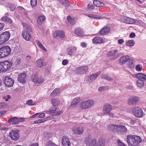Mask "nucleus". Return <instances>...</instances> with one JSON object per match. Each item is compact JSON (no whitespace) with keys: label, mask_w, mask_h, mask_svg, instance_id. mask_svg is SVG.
Returning <instances> with one entry per match:
<instances>
[{"label":"nucleus","mask_w":146,"mask_h":146,"mask_svg":"<svg viewBox=\"0 0 146 146\" xmlns=\"http://www.w3.org/2000/svg\"><path fill=\"white\" fill-rule=\"evenodd\" d=\"M137 84L138 87H142L144 86V82L142 80H139L137 81Z\"/></svg>","instance_id":"obj_41"},{"label":"nucleus","mask_w":146,"mask_h":146,"mask_svg":"<svg viewBox=\"0 0 146 146\" xmlns=\"http://www.w3.org/2000/svg\"><path fill=\"white\" fill-rule=\"evenodd\" d=\"M9 136L12 140L16 141L20 137V135L17 130H13L10 132Z\"/></svg>","instance_id":"obj_8"},{"label":"nucleus","mask_w":146,"mask_h":146,"mask_svg":"<svg viewBox=\"0 0 146 146\" xmlns=\"http://www.w3.org/2000/svg\"><path fill=\"white\" fill-rule=\"evenodd\" d=\"M129 61L128 67L131 69L133 68L135 66V64L133 61L132 60H130V59Z\"/></svg>","instance_id":"obj_42"},{"label":"nucleus","mask_w":146,"mask_h":146,"mask_svg":"<svg viewBox=\"0 0 146 146\" xmlns=\"http://www.w3.org/2000/svg\"><path fill=\"white\" fill-rule=\"evenodd\" d=\"M118 126V125L111 124L108 125L107 128L109 131L117 133Z\"/></svg>","instance_id":"obj_17"},{"label":"nucleus","mask_w":146,"mask_h":146,"mask_svg":"<svg viewBox=\"0 0 146 146\" xmlns=\"http://www.w3.org/2000/svg\"><path fill=\"white\" fill-rule=\"evenodd\" d=\"M88 70V67L86 66H84L76 68L75 70V72L78 74H80L85 73Z\"/></svg>","instance_id":"obj_10"},{"label":"nucleus","mask_w":146,"mask_h":146,"mask_svg":"<svg viewBox=\"0 0 146 146\" xmlns=\"http://www.w3.org/2000/svg\"><path fill=\"white\" fill-rule=\"evenodd\" d=\"M46 146H58L54 143H52L51 141H49L48 142Z\"/></svg>","instance_id":"obj_52"},{"label":"nucleus","mask_w":146,"mask_h":146,"mask_svg":"<svg viewBox=\"0 0 146 146\" xmlns=\"http://www.w3.org/2000/svg\"><path fill=\"white\" fill-rule=\"evenodd\" d=\"M112 109V107L111 105L106 104L103 106V111L110 117H113V114L110 112Z\"/></svg>","instance_id":"obj_7"},{"label":"nucleus","mask_w":146,"mask_h":146,"mask_svg":"<svg viewBox=\"0 0 146 146\" xmlns=\"http://www.w3.org/2000/svg\"><path fill=\"white\" fill-rule=\"evenodd\" d=\"M127 23L128 24H131L135 22V21L133 19L127 18L126 19Z\"/></svg>","instance_id":"obj_48"},{"label":"nucleus","mask_w":146,"mask_h":146,"mask_svg":"<svg viewBox=\"0 0 146 146\" xmlns=\"http://www.w3.org/2000/svg\"><path fill=\"white\" fill-rule=\"evenodd\" d=\"M76 48L73 47L72 48L71 47H69L66 49L67 54L70 56H71L74 54V52L76 50Z\"/></svg>","instance_id":"obj_21"},{"label":"nucleus","mask_w":146,"mask_h":146,"mask_svg":"<svg viewBox=\"0 0 146 146\" xmlns=\"http://www.w3.org/2000/svg\"><path fill=\"white\" fill-rule=\"evenodd\" d=\"M117 50H116L110 51L108 52L107 55L108 57L113 56L112 58V60H115L121 55L120 53H117Z\"/></svg>","instance_id":"obj_9"},{"label":"nucleus","mask_w":146,"mask_h":146,"mask_svg":"<svg viewBox=\"0 0 146 146\" xmlns=\"http://www.w3.org/2000/svg\"><path fill=\"white\" fill-rule=\"evenodd\" d=\"M51 102L53 106H58L60 103V101L56 99H53L51 100Z\"/></svg>","instance_id":"obj_37"},{"label":"nucleus","mask_w":146,"mask_h":146,"mask_svg":"<svg viewBox=\"0 0 146 146\" xmlns=\"http://www.w3.org/2000/svg\"><path fill=\"white\" fill-rule=\"evenodd\" d=\"M126 141L129 146H139L142 140L139 136L128 135L126 136Z\"/></svg>","instance_id":"obj_1"},{"label":"nucleus","mask_w":146,"mask_h":146,"mask_svg":"<svg viewBox=\"0 0 146 146\" xmlns=\"http://www.w3.org/2000/svg\"><path fill=\"white\" fill-rule=\"evenodd\" d=\"M105 144V141L103 139H100L98 141L97 146H104Z\"/></svg>","instance_id":"obj_34"},{"label":"nucleus","mask_w":146,"mask_h":146,"mask_svg":"<svg viewBox=\"0 0 146 146\" xmlns=\"http://www.w3.org/2000/svg\"><path fill=\"white\" fill-rule=\"evenodd\" d=\"M129 57L128 55L124 56L121 57L119 59V62L121 65L125 64L129 60Z\"/></svg>","instance_id":"obj_18"},{"label":"nucleus","mask_w":146,"mask_h":146,"mask_svg":"<svg viewBox=\"0 0 146 146\" xmlns=\"http://www.w3.org/2000/svg\"><path fill=\"white\" fill-rule=\"evenodd\" d=\"M135 36V34L134 33H131L129 35V37L131 38H133Z\"/></svg>","instance_id":"obj_64"},{"label":"nucleus","mask_w":146,"mask_h":146,"mask_svg":"<svg viewBox=\"0 0 146 146\" xmlns=\"http://www.w3.org/2000/svg\"><path fill=\"white\" fill-rule=\"evenodd\" d=\"M6 113V111L5 110L0 111V116H2L4 115Z\"/></svg>","instance_id":"obj_63"},{"label":"nucleus","mask_w":146,"mask_h":146,"mask_svg":"<svg viewBox=\"0 0 146 146\" xmlns=\"http://www.w3.org/2000/svg\"><path fill=\"white\" fill-rule=\"evenodd\" d=\"M3 39L0 36V45L5 43Z\"/></svg>","instance_id":"obj_62"},{"label":"nucleus","mask_w":146,"mask_h":146,"mask_svg":"<svg viewBox=\"0 0 146 146\" xmlns=\"http://www.w3.org/2000/svg\"><path fill=\"white\" fill-rule=\"evenodd\" d=\"M26 75L25 73H21L19 76L18 80L21 83H24L26 82Z\"/></svg>","instance_id":"obj_25"},{"label":"nucleus","mask_w":146,"mask_h":146,"mask_svg":"<svg viewBox=\"0 0 146 146\" xmlns=\"http://www.w3.org/2000/svg\"><path fill=\"white\" fill-rule=\"evenodd\" d=\"M67 20L70 24L74 25L75 23V20L72 19L70 16H68L67 17Z\"/></svg>","instance_id":"obj_46"},{"label":"nucleus","mask_w":146,"mask_h":146,"mask_svg":"<svg viewBox=\"0 0 146 146\" xmlns=\"http://www.w3.org/2000/svg\"><path fill=\"white\" fill-rule=\"evenodd\" d=\"M70 139L64 136L62 138V143L64 146H70Z\"/></svg>","instance_id":"obj_19"},{"label":"nucleus","mask_w":146,"mask_h":146,"mask_svg":"<svg viewBox=\"0 0 146 146\" xmlns=\"http://www.w3.org/2000/svg\"><path fill=\"white\" fill-rule=\"evenodd\" d=\"M57 1L60 4L65 6L66 9V7L70 6V3L67 0H57Z\"/></svg>","instance_id":"obj_23"},{"label":"nucleus","mask_w":146,"mask_h":146,"mask_svg":"<svg viewBox=\"0 0 146 146\" xmlns=\"http://www.w3.org/2000/svg\"><path fill=\"white\" fill-rule=\"evenodd\" d=\"M31 80L32 81L36 84L42 83L43 82V78L42 76L38 77L37 73L33 74L31 76Z\"/></svg>","instance_id":"obj_6"},{"label":"nucleus","mask_w":146,"mask_h":146,"mask_svg":"<svg viewBox=\"0 0 146 146\" xmlns=\"http://www.w3.org/2000/svg\"><path fill=\"white\" fill-rule=\"evenodd\" d=\"M93 41L94 43H100L103 42V40L101 38L97 37L93 38Z\"/></svg>","instance_id":"obj_32"},{"label":"nucleus","mask_w":146,"mask_h":146,"mask_svg":"<svg viewBox=\"0 0 146 146\" xmlns=\"http://www.w3.org/2000/svg\"><path fill=\"white\" fill-rule=\"evenodd\" d=\"M72 131L74 134L78 135L82 134L83 132L84 131V128L83 127H74Z\"/></svg>","instance_id":"obj_14"},{"label":"nucleus","mask_w":146,"mask_h":146,"mask_svg":"<svg viewBox=\"0 0 146 146\" xmlns=\"http://www.w3.org/2000/svg\"><path fill=\"white\" fill-rule=\"evenodd\" d=\"M68 63V60H64L62 61V64L63 65H66Z\"/></svg>","instance_id":"obj_58"},{"label":"nucleus","mask_w":146,"mask_h":146,"mask_svg":"<svg viewBox=\"0 0 146 146\" xmlns=\"http://www.w3.org/2000/svg\"><path fill=\"white\" fill-rule=\"evenodd\" d=\"M0 36L5 42L9 39L10 35L9 32L5 31L0 35Z\"/></svg>","instance_id":"obj_16"},{"label":"nucleus","mask_w":146,"mask_h":146,"mask_svg":"<svg viewBox=\"0 0 146 146\" xmlns=\"http://www.w3.org/2000/svg\"><path fill=\"white\" fill-rule=\"evenodd\" d=\"M26 104H27L30 106H33L35 105V103L33 102V101L32 100H30L27 101Z\"/></svg>","instance_id":"obj_51"},{"label":"nucleus","mask_w":146,"mask_h":146,"mask_svg":"<svg viewBox=\"0 0 146 146\" xmlns=\"http://www.w3.org/2000/svg\"><path fill=\"white\" fill-rule=\"evenodd\" d=\"M45 19V17L44 16H40L37 19V23L38 25H41Z\"/></svg>","instance_id":"obj_31"},{"label":"nucleus","mask_w":146,"mask_h":146,"mask_svg":"<svg viewBox=\"0 0 146 146\" xmlns=\"http://www.w3.org/2000/svg\"><path fill=\"white\" fill-rule=\"evenodd\" d=\"M25 120V119L23 117L19 118H18V123H19V122H23Z\"/></svg>","instance_id":"obj_57"},{"label":"nucleus","mask_w":146,"mask_h":146,"mask_svg":"<svg viewBox=\"0 0 146 146\" xmlns=\"http://www.w3.org/2000/svg\"><path fill=\"white\" fill-rule=\"evenodd\" d=\"M60 92V90L59 89H56L51 93L50 95V96L52 97H53L56 95L58 94H59Z\"/></svg>","instance_id":"obj_35"},{"label":"nucleus","mask_w":146,"mask_h":146,"mask_svg":"<svg viewBox=\"0 0 146 146\" xmlns=\"http://www.w3.org/2000/svg\"><path fill=\"white\" fill-rule=\"evenodd\" d=\"M124 42V40L123 39H119L118 40V42L119 44H122Z\"/></svg>","instance_id":"obj_60"},{"label":"nucleus","mask_w":146,"mask_h":146,"mask_svg":"<svg viewBox=\"0 0 146 146\" xmlns=\"http://www.w3.org/2000/svg\"><path fill=\"white\" fill-rule=\"evenodd\" d=\"M11 50L10 46H4L0 48V58L8 56L11 53Z\"/></svg>","instance_id":"obj_3"},{"label":"nucleus","mask_w":146,"mask_h":146,"mask_svg":"<svg viewBox=\"0 0 146 146\" xmlns=\"http://www.w3.org/2000/svg\"><path fill=\"white\" fill-rule=\"evenodd\" d=\"M133 112L134 116L138 118L142 117L144 114L142 109L138 107H134L133 110Z\"/></svg>","instance_id":"obj_5"},{"label":"nucleus","mask_w":146,"mask_h":146,"mask_svg":"<svg viewBox=\"0 0 146 146\" xmlns=\"http://www.w3.org/2000/svg\"><path fill=\"white\" fill-rule=\"evenodd\" d=\"M93 3L95 6L99 7H103L105 5L103 3L97 0L94 1Z\"/></svg>","instance_id":"obj_28"},{"label":"nucleus","mask_w":146,"mask_h":146,"mask_svg":"<svg viewBox=\"0 0 146 146\" xmlns=\"http://www.w3.org/2000/svg\"><path fill=\"white\" fill-rule=\"evenodd\" d=\"M94 103L93 100L89 99L82 102L80 104V108L82 109H86L92 107Z\"/></svg>","instance_id":"obj_4"},{"label":"nucleus","mask_w":146,"mask_h":146,"mask_svg":"<svg viewBox=\"0 0 146 146\" xmlns=\"http://www.w3.org/2000/svg\"><path fill=\"white\" fill-rule=\"evenodd\" d=\"M28 32L26 31H24L22 33V36L27 40H29L31 38Z\"/></svg>","instance_id":"obj_24"},{"label":"nucleus","mask_w":146,"mask_h":146,"mask_svg":"<svg viewBox=\"0 0 146 146\" xmlns=\"http://www.w3.org/2000/svg\"><path fill=\"white\" fill-rule=\"evenodd\" d=\"M3 98L6 101H7L10 98V96L9 95H8L6 97H4Z\"/></svg>","instance_id":"obj_59"},{"label":"nucleus","mask_w":146,"mask_h":146,"mask_svg":"<svg viewBox=\"0 0 146 146\" xmlns=\"http://www.w3.org/2000/svg\"><path fill=\"white\" fill-rule=\"evenodd\" d=\"M75 33L78 36H82L84 35L83 30L80 28H76L75 30Z\"/></svg>","instance_id":"obj_27"},{"label":"nucleus","mask_w":146,"mask_h":146,"mask_svg":"<svg viewBox=\"0 0 146 146\" xmlns=\"http://www.w3.org/2000/svg\"><path fill=\"white\" fill-rule=\"evenodd\" d=\"M45 120L44 119H39L35 121L34 123L35 124L40 123H43L45 121Z\"/></svg>","instance_id":"obj_50"},{"label":"nucleus","mask_w":146,"mask_h":146,"mask_svg":"<svg viewBox=\"0 0 146 146\" xmlns=\"http://www.w3.org/2000/svg\"><path fill=\"white\" fill-rule=\"evenodd\" d=\"M23 25L24 28L27 30L28 32H31L32 31V29L29 25L25 23H23Z\"/></svg>","instance_id":"obj_39"},{"label":"nucleus","mask_w":146,"mask_h":146,"mask_svg":"<svg viewBox=\"0 0 146 146\" xmlns=\"http://www.w3.org/2000/svg\"><path fill=\"white\" fill-rule=\"evenodd\" d=\"M5 26V24L3 23H0V31L3 29Z\"/></svg>","instance_id":"obj_56"},{"label":"nucleus","mask_w":146,"mask_h":146,"mask_svg":"<svg viewBox=\"0 0 146 146\" xmlns=\"http://www.w3.org/2000/svg\"><path fill=\"white\" fill-rule=\"evenodd\" d=\"M7 6L8 7H9L10 10L12 11H14L15 9V5L11 3H8Z\"/></svg>","instance_id":"obj_43"},{"label":"nucleus","mask_w":146,"mask_h":146,"mask_svg":"<svg viewBox=\"0 0 146 146\" xmlns=\"http://www.w3.org/2000/svg\"><path fill=\"white\" fill-rule=\"evenodd\" d=\"M136 69L138 71H140L142 70V68L139 65H137L136 66Z\"/></svg>","instance_id":"obj_55"},{"label":"nucleus","mask_w":146,"mask_h":146,"mask_svg":"<svg viewBox=\"0 0 146 146\" xmlns=\"http://www.w3.org/2000/svg\"><path fill=\"white\" fill-rule=\"evenodd\" d=\"M80 101V99L76 98L71 102V106H72L74 107Z\"/></svg>","instance_id":"obj_36"},{"label":"nucleus","mask_w":146,"mask_h":146,"mask_svg":"<svg viewBox=\"0 0 146 146\" xmlns=\"http://www.w3.org/2000/svg\"><path fill=\"white\" fill-rule=\"evenodd\" d=\"M100 72H98L96 73L92 74L89 76L90 79H88V81L89 82L90 81H92L96 79L98 76L100 74Z\"/></svg>","instance_id":"obj_22"},{"label":"nucleus","mask_w":146,"mask_h":146,"mask_svg":"<svg viewBox=\"0 0 146 146\" xmlns=\"http://www.w3.org/2000/svg\"><path fill=\"white\" fill-rule=\"evenodd\" d=\"M56 36H59L60 38H64V33L63 31H57L55 32Z\"/></svg>","instance_id":"obj_33"},{"label":"nucleus","mask_w":146,"mask_h":146,"mask_svg":"<svg viewBox=\"0 0 146 146\" xmlns=\"http://www.w3.org/2000/svg\"><path fill=\"white\" fill-rule=\"evenodd\" d=\"M107 89V88L106 86H102L99 88L98 90L100 91H102L104 90H105Z\"/></svg>","instance_id":"obj_54"},{"label":"nucleus","mask_w":146,"mask_h":146,"mask_svg":"<svg viewBox=\"0 0 146 146\" xmlns=\"http://www.w3.org/2000/svg\"><path fill=\"white\" fill-rule=\"evenodd\" d=\"M94 8V6L92 4H88L85 8V9L87 11H92L93 10Z\"/></svg>","instance_id":"obj_40"},{"label":"nucleus","mask_w":146,"mask_h":146,"mask_svg":"<svg viewBox=\"0 0 146 146\" xmlns=\"http://www.w3.org/2000/svg\"><path fill=\"white\" fill-rule=\"evenodd\" d=\"M135 43V42L133 40H130L127 41L126 45L128 46H133Z\"/></svg>","instance_id":"obj_44"},{"label":"nucleus","mask_w":146,"mask_h":146,"mask_svg":"<svg viewBox=\"0 0 146 146\" xmlns=\"http://www.w3.org/2000/svg\"><path fill=\"white\" fill-rule=\"evenodd\" d=\"M36 65L38 67H41L44 65V64L43 59L37 60L36 62Z\"/></svg>","instance_id":"obj_29"},{"label":"nucleus","mask_w":146,"mask_h":146,"mask_svg":"<svg viewBox=\"0 0 146 146\" xmlns=\"http://www.w3.org/2000/svg\"><path fill=\"white\" fill-rule=\"evenodd\" d=\"M56 107H54L51 108V109H50L49 111H47V113L48 114H50V113H54L56 110Z\"/></svg>","instance_id":"obj_47"},{"label":"nucleus","mask_w":146,"mask_h":146,"mask_svg":"<svg viewBox=\"0 0 146 146\" xmlns=\"http://www.w3.org/2000/svg\"><path fill=\"white\" fill-rule=\"evenodd\" d=\"M110 31V28L109 27L105 26L103 27L101 29L100 31V33L101 35H104L108 33Z\"/></svg>","instance_id":"obj_20"},{"label":"nucleus","mask_w":146,"mask_h":146,"mask_svg":"<svg viewBox=\"0 0 146 146\" xmlns=\"http://www.w3.org/2000/svg\"><path fill=\"white\" fill-rule=\"evenodd\" d=\"M139 100V97L136 96H133L129 98L128 102L129 105L132 106L136 105L137 102Z\"/></svg>","instance_id":"obj_11"},{"label":"nucleus","mask_w":146,"mask_h":146,"mask_svg":"<svg viewBox=\"0 0 146 146\" xmlns=\"http://www.w3.org/2000/svg\"><path fill=\"white\" fill-rule=\"evenodd\" d=\"M5 83L6 87H11L13 85L14 81L12 78L9 77V76H7L5 77Z\"/></svg>","instance_id":"obj_12"},{"label":"nucleus","mask_w":146,"mask_h":146,"mask_svg":"<svg viewBox=\"0 0 146 146\" xmlns=\"http://www.w3.org/2000/svg\"><path fill=\"white\" fill-rule=\"evenodd\" d=\"M12 64V62L8 60L0 62V72H5L9 71Z\"/></svg>","instance_id":"obj_2"},{"label":"nucleus","mask_w":146,"mask_h":146,"mask_svg":"<svg viewBox=\"0 0 146 146\" xmlns=\"http://www.w3.org/2000/svg\"><path fill=\"white\" fill-rule=\"evenodd\" d=\"M23 25L24 28L27 30L28 32H31L32 31V29L29 25L25 23H23Z\"/></svg>","instance_id":"obj_38"},{"label":"nucleus","mask_w":146,"mask_h":146,"mask_svg":"<svg viewBox=\"0 0 146 146\" xmlns=\"http://www.w3.org/2000/svg\"><path fill=\"white\" fill-rule=\"evenodd\" d=\"M3 39L0 36V45L5 43Z\"/></svg>","instance_id":"obj_61"},{"label":"nucleus","mask_w":146,"mask_h":146,"mask_svg":"<svg viewBox=\"0 0 146 146\" xmlns=\"http://www.w3.org/2000/svg\"><path fill=\"white\" fill-rule=\"evenodd\" d=\"M85 142L86 146H97V140L96 139H93L91 141V139L88 137L86 138Z\"/></svg>","instance_id":"obj_13"},{"label":"nucleus","mask_w":146,"mask_h":146,"mask_svg":"<svg viewBox=\"0 0 146 146\" xmlns=\"http://www.w3.org/2000/svg\"><path fill=\"white\" fill-rule=\"evenodd\" d=\"M117 133L121 134H124L127 133V129L124 125H118Z\"/></svg>","instance_id":"obj_15"},{"label":"nucleus","mask_w":146,"mask_h":146,"mask_svg":"<svg viewBox=\"0 0 146 146\" xmlns=\"http://www.w3.org/2000/svg\"><path fill=\"white\" fill-rule=\"evenodd\" d=\"M8 122L9 123L13 125L18 124V118L17 117L11 118L8 120Z\"/></svg>","instance_id":"obj_26"},{"label":"nucleus","mask_w":146,"mask_h":146,"mask_svg":"<svg viewBox=\"0 0 146 146\" xmlns=\"http://www.w3.org/2000/svg\"><path fill=\"white\" fill-rule=\"evenodd\" d=\"M102 77L103 79H106L109 81H112L113 80V79H112L109 76L106 74L102 75Z\"/></svg>","instance_id":"obj_45"},{"label":"nucleus","mask_w":146,"mask_h":146,"mask_svg":"<svg viewBox=\"0 0 146 146\" xmlns=\"http://www.w3.org/2000/svg\"><path fill=\"white\" fill-rule=\"evenodd\" d=\"M31 6L33 7H34L37 4V2L36 0H31Z\"/></svg>","instance_id":"obj_53"},{"label":"nucleus","mask_w":146,"mask_h":146,"mask_svg":"<svg viewBox=\"0 0 146 146\" xmlns=\"http://www.w3.org/2000/svg\"><path fill=\"white\" fill-rule=\"evenodd\" d=\"M144 74L142 73H138L136 74L135 76L137 78H138L140 80L142 79V77H143Z\"/></svg>","instance_id":"obj_49"},{"label":"nucleus","mask_w":146,"mask_h":146,"mask_svg":"<svg viewBox=\"0 0 146 146\" xmlns=\"http://www.w3.org/2000/svg\"><path fill=\"white\" fill-rule=\"evenodd\" d=\"M1 20L2 21L4 22H6L7 23L10 24H12L13 23L11 19L10 18L7 16H5L2 17L1 19Z\"/></svg>","instance_id":"obj_30"}]
</instances>
